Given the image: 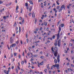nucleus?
Listing matches in <instances>:
<instances>
[{
	"mask_svg": "<svg viewBox=\"0 0 74 74\" xmlns=\"http://www.w3.org/2000/svg\"><path fill=\"white\" fill-rule=\"evenodd\" d=\"M19 32L21 31V28L20 27H19Z\"/></svg>",
	"mask_w": 74,
	"mask_h": 74,
	"instance_id": "30",
	"label": "nucleus"
},
{
	"mask_svg": "<svg viewBox=\"0 0 74 74\" xmlns=\"http://www.w3.org/2000/svg\"><path fill=\"white\" fill-rule=\"evenodd\" d=\"M44 64V63L43 62H41L40 63V65H43Z\"/></svg>",
	"mask_w": 74,
	"mask_h": 74,
	"instance_id": "29",
	"label": "nucleus"
},
{
	"mask_svg": "<svg viewBox=\"0 0 74 74\" xmlns=\"http://www.w3.org/2000/svg\"><path fill=\"white\" fill-rule=\"evenodd\" d=\"M68 13L69 14H70V10H68Z\"/></svg>",
	"mask_w": 74,
	"mask_h": 74,
	"instance_id": "49",
	"label": "nucleus"
},
{
	"mask_svg": "<svg viewBox=\"0 0 74 74\" xmlns=\"http://www.w3.org/2000/svg\"><path fill=\"white\" fill-rule=\"evenodd\" d=\"M17 67L18 69H19V70H21V69L20 68V67H19V66H17Z\"/></svg>",
	"mask_w": 74,
	"mask_h": 74,
	"instance_id": "33",
	"label": "nucleus"
},
{
	"mask_svg": "<svg viewBox=\"0 0 74 74\" xmlns=\"http://www.w3.org/2000/svg\"><path fill=\"white\" fill-rule=\"evenodd\" d=\"M29 3L30 4H33V2L32 1H29Z\"/></svg>",
	"mask_w": 74,
	"mask_h": 74,
	"instance_id": "19",
	"label": "nucleus"
},
{
	"mask_svg": "<svg viewBox=\"0 0 74 74\" xmlns=\"http://www.w3.org/2000/svg\"><path fill=\"white\" fill-rule=\"evenodd\" d=\"M44 24L45 26H47V22H44Z\"/></svg>",
	"mask_w": 74,
	"mask_h": 74,
	"instance_id": "20",
	"label": "nucleus"
},
{
	"mask_svg": "<svg viewBox=\"0 0 74 74\" xmlns=\"http://www.w3.org/2000/svg\"><path fill=\"white\" fill-rule=\"evenodd\" d=\"M60 23V21H58V24H57V26H58L59 25V23Z\"/></svg>",
	"mask_w": 74,
	"mask_h": 74,
	"instance_id": "31",
	"label": "nucleus"
},
{
	"mask_svg": "<svg viewBox=\"0 0 74 74\" xmlns=\"http://www.w3.org/2000/svg\"><path fill=\"white\" fill-rule=\"evenodd\" d=\"M53 10L54 11H56V9L55 8H54L53 9Z\"/></svg>",
	"mask_w": 74,
	"mask_h": 74,
	"instance_id": "53",
	"label": "nucleus"
},
{
	"mask_svg": "<svg viewBox=\"0 0 74 74\" xmlns=\"http://www.w3.org/2000/svg\"><path fill=\"white\" fill-rule=\"evenodd\" d=\"M64 25L63 24H62L61 25V27H64Z\"/></svg>",
	"mask_w": 74,
	"mask_h": 74,
	"instance_id": "18",
	"label": "nucleus"
},
{
	"mask_svg": "<svg viewBox=\"0 0 74 74\" xmlns=\"http://www.w3.org/2000/svg\"><path fill=\"white\" fill-rule=\"evenodd\" d=\"M63 8L64 10H66V7H65V6H64V5H63L62 6H61L60 8L58 10V12H61V11L63 10Z\"/></svg>",
	"mask_w": 74,
	"mask_h": 74,
	"instance_id": "2",
	"label": "nucleus"
},
{
	"mask_svg": "<svg viewBox=\"0 0 74 74\" xmlns=\"http://www.w3.org/2000/svg\"><path fill=\"white\" fill-rule=\"evenodd\" d=\"M36 31H38V28H37L36 29Z\"/></svg>",
	"mask_w": 74,
	"mask_h": 74,
	"instance_id": "52",
	"label": "nucleus"
},
{
	"mask_svg": "<svg viewBox=\"0 0 74 74\" xmlns=\"http://www.w3.org/2000/svg\"><path fill=\"white\" fill-rule=\"evenodd\" d=\"M54 53V55L56 57L58 56V51H54V52H53Z\"/></svg>",
	"mask_w": 74,
	"mask_h": 74,
	"instance_id": "4",
	"label": "nucleus"
},
{
	"mask_svg": "<svg viewBox=\"0 0 74 74\" xmlns=\"http://www.w3.org/2000/svg\"><path fill=\"white\" fill-rule=\"evenodd\" d=\"M68 71L70 72V71L71 69H68Z\"/></svg>",
	"mask_w": 74,
	"mask_h": 74,
	"instance_id": "38",
	"label": "nucleus"
},
{
	"mask_svg": "<svg viewBox=\"0 0 74 74\" xmlns=\"http://www.w3.org/2000/svg\"><path fill=\"white\" fill-rule=\"evenodd\" d=\"M25 23L24 21H22V22H21V24H22V25L23 24V23Z\"/></svg>",
	"mask_w": 74,
	"mask_h": 74,
	"instance_id": "23",
	"label": "nucleus"
},
{
	"mask_svg": "<svg viewBox=\"0 0 74 74\" xmlns=\"http://www.w3.org/2000/svg\"><path fill=\"white\" fill-rule=\"evenodd\" d=\"M14 56H16V53H14Z\"/></svg>",
	"mask_w": 74,
	"mask_h": 74,
	"instance_id": "37",
	"label": "nucleus"
},
{
	"mask_svg": "<svg viewBox=\"0 0 74 74\" xmlns=\"http://www.w3.org/2000/svg\"><path fill=\"white\" fill-rule=\"evenodd\" d=\"M40 58H41V59H43V58H44V57H43L42 56H41L40 57Z\"/></svg>",
	"mask_w": 74,
	"mask_h": 74,
	"instance_id": "48",
	"label": "nucleus"
},
{
	"mask_svg": "<svg viewBox=\"0 0 74 74\" xmlns=\"http://www.w3.org/2000/svg\"><path fill=\"white\" fill-rule=\"evenodd\" d=\"M18 6H17L16 7V13H17L18 12V11H17V10H18Z\"/></svg>",
	"mask_w": 74,
	"mask_h": 74,
	"instance_id": "10",
	"label": "nucleus"
},
{
	"mask_svg": "<svg viewBox=\"0 0 74 74\" xmlns=\"http://www.w3.org/2000/svg\"><path fill=\"white\" fill-rule=\"evenodd\" d=\"M57 40H56L55 43H54V45L55 46H57V43L58 47H60V43H61V40L59 39L60 38V35H59V32L57 34Z\"/></svg>",
	"mask_w": 74,
	"mask_h": 74,
	"instance_id": "1",
	"label": "nucleus"
},
{
	"mask_svg": "<svg viewBox=\"0 0 74 74\" xmlns=\"http://www.w3.org/2000/svg\"><path fill=\"white\" fill-rule=\"evenodd\" d=\"M31 64H34V62H32Z\"/></svg>",
	"mask_w": 74,
	"mask_h": 74,
	"instance_id": "58",
	"label": "nucleus"
},
{
	"mask_svg": "<svg viewBox=\"0 0 74 74\" xmlns=\"http://www.w3.org/2000/svg\"><path fill=\"white\" fill-rule=\"evenodd\" d=\"M39 22H42V20H40Z\"/></svg>",
	"mask_w": 74,
	"mask_h": 74,
	"instance_id": "57",
	"label": "nucleus"
},
{
	"mask_svg": "<svg viewBox=\"0 0 74 74\" xmlns=\"http://www.w3.org/2000/svg\"><path fill=\"white\" fill-rule=\"evenodd\" d=\"M12 47H15V45H16V44H12Z\"/></svg>",
	"mask_w": 74,
	"mask_h": 74,
	"instance_id": "14",
	"label": "nucleus"
},
{
	"mask_svg": "<svg viewBox=\"0 0 74 74\" xmlns=\"http://www.w3.org/2000/svg\"><path fill=\"white\" fill-rule=\"evenodd\" d=\"M38 56L37 55H34V57H37Z\"/></svg>",
	"mask_w": 74,
	"mask_h": 74,
	"instance_id": "46",
	"label": "nucleus"
},
{
	"mask_svg": "<svg viewBox=\"0 0 74 74\" xmlns=\"http://www.w3.org/2000/svg\"><path fill=\"white\" fill-rule=\"evenodd\" d=\"M71 67H74V65L73 64H71Z\"/></svg>",
	"mask_w": 74,
	"mask_h": 74,
	"instance_id": "51",
	"label": "nucleus"
},
{
	"mask_svg": "<svg viewBox=\"0 0 74 74\" xmlns=\"http://www.w3.org/2000/svg\"><path fill=\"white\" fill-rule=\"evenodd\" d=\"M52 38H53V39H55V35L53 36Z\"/></svg>",
	"mask_w": 74,
	"mask_h": 74,
	"instance_id": "24",
	"label": "nucleus"
},
{
	"mask_svg": "<svg viewBox=\"0 0 74 74\" xmlns=\"http://www.w3.org/2000/svg\"><path fill=\"white\" fill-rule=\"evenodd\" d=\"M32 8V6L29 7V11H30V12L31 11Z\"/></svg>",
	"mask_w": 74,
	"mask_h": 74,
	"instance_id": "12",
	"label": "nucleus"
},
{
	"mask_svg": "<svg viewBox=\"0 0 74 74\" xmlns=\"http://www.w3.org/2000/svg\"><path fill=\"white\" fill-rule=\"evenodd\" d=\"M37 22V19L36 18L35 21V23L36 24Z\"/></svg>",
	"mask_w": 74,
	"mask_h": 74,
	"instance_id": "26",
	"label": "nucleus"
},
{
	"mask_svg": "<svg viewBox=\"0 0 74 74\" xmlns=\"http://www.w3.org/2000/svg\"><path fill=\"white\" fill-rule=\"evenodd\" d=\"M70 46H72V44L70 43Z\"/></svg>",
	"mask_w": 74,
	"mask_h": 74,
	"instance_id": "64",
	"label": "nucleus"
},
{
	"mask_svg": "<svg viewBox=\"0 0 74 74\" xmlns=\"http://www.w3.org/2000/svg\"><path fill=\"white\" fill-rule=\"evenodd\" d=\"M19 20H21V19H22V17H20L19 18Z\"/></svg>",
	"mask_w": 74,
	"mask_h": 74,
	"instance_id": "45",
	"label": "nucleus"
},
{
	"mask_svg": "<svg viewBox=\"0 0 74 74\" xmlns=\"http://www.w3.org/2000/svg\"><path fill=\"white\" fill-rule=\"evenodd\" d=\"M21 55H19V56H18V58H19V59H20V58H21Z\"/></svg>",
	"mask_w": 74,
	"mask_h": 74,
	"instance_id": "54",
	"label": "nucleus"
},
{
	"mask_svg": "<svg viewBox=\"0 0 74 74\" xmlns=\"http://www.w3.org/2000/svg\"><path fill=\"white\" fill-rule=\"evenodd\" d=\"M40 53L41 54H42V53H43V52H42V51H41L40 52Z\"/></svg>",
	"mask_w": 74,
	"mask_h": 74,
	"instance_id": "56",
	"label": "nucleus"
},
{
	"mask_svg": "<svg viewBox=\"0 0 74 74\" xmlns=\"http://www.w3.org/2000/svg\"><path fill=\"white\" fill-rule=\"evenodd\" d=\"M32 15L33 18L35 17V14H34V12H33L32 13Z\"/></svg>",
	"mask_w": 74,
	"mask_h": 74,
	"instance_id": "9",
	"label": "nucleus"
},
{
	"mask_svg": "<svg viewBox=\"0 0 74 74\" xmlns=\"http://www.w3.org/2000/svg\"><path fill=\"white\" fill-rule=\"evenodd\" d=\"M24 63V61H22V62H21L22 64H23Z\"/></svg>",
	"mask_w": 74,
	"mask_h": 74,
	"instance_id": "34",
	"label": "nucleus"
},
{
	"mask_svg": "<svg viewBox=\"0 0 74 74\" xmlns=\"http://www.w3.org/2000/svg\"><path fill=\"white\" fill-rule=\"evenodd\" d=\"M24 62H25V63H27L26 60L25 59H24Z\"/></svg>",
	"mask_w": 74,
	"mask_h": 74,
	"instance_id": "42",
	"label": "nucleus"
},
{
	"mask_svg": "<svg viewBox=\"0 0 74 74\" xmlns=\"http://www.w3.org/2000/svg\"><path fill=\"white\" fill-rule=\"evenodd\" d=\"M37 31H34V33H37Z\"/></svg>",
	"mask_w": 74,
	"mask_h": 74,
	"instance_id": "62",
	"label": "nucleus"
},
{
	"mask_svg": "<svg viewBox=\"0 0 74 74\" xmlns=\"http://www.w3.org/2000/svg\"><path fill=\"white\" fill-rule=\"evenodd\" d=\"M73 53H74V51H73V50H71V53L73 54Z\"/></svg>",
	"mask_w": 74,
	"mask_h": 74,
	"instance_id": "28",
	"label": "nucleus"
},
{
	"mask_svg": "<svg viewBox=\"0 0 74 74\" xmlns=\"http://www.w3.org/2000/svg\"><path fill=\"white\" fill-rule=\"evenodd\" d=\"M25 6H26L27 7L28 6V3H25Z\"/></svg>",
	"mask_w": 74,
	"mask_h": 74,
	"instance_id": "16",
	"label": "nucleus"
},
{
	"mask_svg": "<svg viewBox=\"0 0 74 74\" xmlns=\"http://www.w3.org/2000/svg\"><path fill=\"white\" fill-rule=\"evenodd\" d=\"M40 30H42V27H41L40 29Z\"/></svg>",
	"mask_w": 74,
	"mask_h": 74,
	"instance_id": "60",
	"label": "nucleus"
},
{
	"mask_svg": "<svg viewBox=\"0 0 74 74\" xmlns=\"http://www.w3.org/2000/svg\"><path fill=\"white\" fill-rule=\"evenodd\" d=\"M9 72H10V70L9 69L7 71H6V70H4V73L6 74H9Z\"/></svg>",
	"mask_w": 74,
	"mask_h": 74,
	"instance_id": "5",
	"label": "nucleus"
},
{
	"mask_svg": "<svg viewBox=\"0 0 74 74\" xmlns=\"http://www.w3.org/2000/svg\"><path fill=\"white\" fill-rule=\"evenodd\" d=\"M23 11V10H22V9H21V13H22V11Z\"/></svg>",
	"mask_w": 74,
	"mask_h": 74,
	"instance_id": "44",
	"label": "nucleus"
},
{
	"mask_svg": "<svg viewBox=\"0 0 74 74\" xmlns=\"http://www.w3.org/2000/svg\"><path fill=\"white\" fill-rule=\"evenodd\" d=\"M69 63L68 62L67 64V65L69 66Z\"/></svg>",
	"mask_w": 74,
	"mask_h": 74,
	"instance_id": "61",
	"label": "nucleus"
},
{
	"mask_svg": "<svg viewBox=\"0 0 74 74\" xmlns=\"http://www.w3.org/2000/svg\"><path fill=\"white\" fill-rule=\"evenodd\" d=\"M59 32L58 33H59V34H60V32L61 31V28L60 27H59Z\"/></svg>",
	"mask_w": 74,
	"mask_h": 74,
	"instance_id": "13",
	"label": "nucleus"
},
{
	"mask_svg": "<svg viewBox=\"0 0 74 74\" xmlns=\"http://www.w3.org/2000/svg\"><path fill=\"white\" fill-rule=\"evenodd\" d=\"M3 19L4 21H5V20H6V17H5V16L3 17Z\"/></svg>",
	"mask_w": 74,
	"mask_h": 74,
	"instance_id": "27",
	"label": "nucleus"
},
{
	"mask_svg": "<svg viewBox=\"0 0 74 74\" xmlns=\"http://www.w3.org/2000/svg\"><path fill=\"white\" fill-rule=\"evenodd\" d=\"M65 73H67V70H66L65 71Z\"/></svg>",
	"mask_w": 74,
	"mask_h": 74,
	"instance_id": "55",
	"label": "nucleus"
},
{
	"mask_svg": "<svg viewBox=\"0 0 74 74\" xmlns=\"http://www.w3.org/2000/svg\"><path fill=\"white\" fill-rule=\"evenodd\" d=\"M14 66H12V69H14Z\"/></svg>",
	"mask_w": 74,
	"mask_h": 74,
	"instance_id": "59",
	"label": "nucleus"
},
{
	"mask_svg": "<svg viewBox=\"0 0 74 74\" xmlns=\"http://www.w3.org/2000/svg\"><path fill=\"white\" fill-rule=\"evenodd\" d=\"M34 60V59H33V58H31V59L30 61H31V62H32V61H33Z\"/></svg>",
	"mask_w": 74,
	"mask_h": 74,
	"instance_id": "32",
	"label": "nucleus"
},
{
	"mask_svg": "<svg viewBox=\"0 0 74 74\" xmlns=\"http://www.w3.org/2000/svg\"><path fill=\"white\" fill-rule=\"evenodd\" d=\"M60 8V7L59 6H58L57 7V9L58 10Z\"/></svg>",
	"mask_w": 74,
	"mask_h": 74,
	"instance_id": "22",
	"label": "nucleus"
},
{
	"mask_svg": "<svg viewBox=\"0 0 74 74\" xmlns=\"http://www.w3.org/2000/svg\"><path fill=\"white\" fill-rule=\"evenodd\" d=\"M16 26V23H15L14 24V26Z\"/></svg>",
	"mask_w": 74,
	"mask_h": 74,
	"instance_id": "39",
	"label": "nucleus"
},
{
	"mask_svg": "<svg viewBox=\"0 0 74 74\" xmlns=\"http://www.w3.org/2000/svg\"><path fill=\"white\" fill-rule=\"evenodd\" d=\"M16 73H18V70L17 69H16Z\"/></svg>",
	"mask_w": 74,
	"mask_h": 74,
	"instance_id": "25",
	"label": "nucleus"
},
{
	"mask_svg": "<svg viewBox=\"0 0 74 74\" xmlns=\"http://www.w3.org/2000/svg\"><path fill=\"white\" fill-rule=\"evenodd\" d=\"M46 30H47V31L49 30V28H47Z\"/></svg>",
	"mask_w": 74,
	"mask_h": 74,
	"instance_id": "50",
	"label": "nucleus"
},
{
	"mask_svg": "<svg viewBox=\"0 0 74 74\" xmlns=\"http://www.w3.org/2000/svg\"><path fill=\"white\" fill-rule=\"evenodd\" d=\"M47 69H45L44 70V71H45V73H47Z\"/></svg>",
	"mask_w": 74,
	"mask_h": 74,
	"instance_id": "43",
	"label": "nucleus"
},
{
	"mask_svg": "<svg viewBox=\"0 0 74 74\" xmlns=\"http://www.w3.org/2000/svg\"><path fill=\"white\" fill-rule=\"evenodd\" d=\"M53 67H57V69H59V64H55V65H53Z\"/></svg>",
	"mask_w": 74,
	"mask_h": 74,
	"instance_id": "3",
	"label": "nucleus"
},
{
	"mask_svg": "<svg viewBox=\"0 0 74 74\" xmlns=\"http://www.w3.org/2000/svg\"><path fill=\"white\" fill-rule=\"evenodd\" d=\"M54 62L55 63H56V64H57V60L56 59H55L54 60Z\"/></svg>",
	"mask_w": 74,
	"mask_h": 74,
	"instance_id": "15",
	"label": "nucleus"
},
{
	"mask_svg": "<svg viewBox=\"0 0 74 74\" xmlns=\"http://www.w3.org/2000/svg\"><path fill=\"white\" fill-rule=\"evenodd\" d=\"M67 8H68V9H69V8H70V6H67Z\"/></svg>",
	"mask_w": 74,
	"mask_h": 74,
	"instance_id": "47",
	"label": "nucleus"
},
{
	"mask_svg": "<svg viewBox=\"0 0 74 74\" xmlns=\"http://www.w3.org/2000/svg\"><path fill=\"white\" fill-rule=\"evenodd\" d=\"M47 66V69H48V70H49L50 68L49 67V64H48Z\"/></svg>",
	"mask_w": 74,
	"mask_h": 74,
	"instance_id": "21",
	"label": "nucleus"
},
{
	"mask_svg": "<svg viewBox=\"0 0 74 74\" xmlns=\"http://www.w3.org/2000/svg\"><path fill=\"white\" fill-rule=\"evenodd\" d=\"M57 1H56V3L58 5H59V3L58 2V1H59V0H57Z\"/></svg>",
	"mask_w": 74,
	"mask_h": 74,
	"instance_id": "17",
	"label": "nucleus"
},
{
	"mask_svg": "<svg viewBox=\"0 0 74 74\" xmlns=\"http://www.w3.org/2000/svg\"><path fill=\"white\" fill-rule=\"evenodd\" d=\"M2 3H3V1H0V4H1Z\"/></svg>",
	"mask_w": 74,
	"mask_h": 74,
	"instance_id": "35",
	"label": "nucleus"
},
{
	"mask_svg": "<svg viewBox=\"0 0 74 74\" xmlns=\"http://www.w3.org/2000/svg\"><path fill=\"white\" fill-rule=\"evenodd\" d=\"M13 62H14V60H15V58H13Z\"/></svg>",
	"mask_w": 74,
	"mask_h": 74,
	"instance_id": "63",
	"label": "nucleus"
},
{
	"mask_svg": "<svg viewBox=\"0 0 74 74\" xmlns=\"http://www.w3.org/2000/svg\"><path fill=\"white\" fill-rule=\"evenodd\" d=\"M51 49L52 51L53 52H53H55V51L53 50V47H51Z\"/></svg>",
	"mask_w": 74,
	"mask_h": 74,
	"instance_id": "11",
	"label": "nucleus"
},
{
	"mask_svg": "<svg viewBox=\"0 0 74 74\" xmlns=\"http://www.w3.org/2000/svg\"><path fill=\"white\" fill-rule=\"evenodd\" d=\"M11 4H12V3H10L9 4L8 3V5H11Z\"/></svg>",
	"mask_w": 74,
	"mask_h": 74,
	"instance_id": "41",
	"label": "nucleus"
},
{
	"mask_svg": "<svg viewBox=\"0 0 74 74\" xmlns=\"http://www.w3.org/2000/svg\"><path fill=\"white\" fill-rule=\"evenodd\" d=\"M12 37H11L10 38V43H11V44H12V43H13V42H14V40H13V39H12Z\"/></svg>",
	"mask_w": 74,
	"mask_h": 74,
	"instance_id": "6",
	"label": "nucleus"
},
{
	"mask_svg": "<svg viewBox=\"0 0 74 74\" xmlns=\"http://www.w3.org/2000/svg\"><path fill=\"white\" fill-rule=\"evenodd\" d=\"M26 41L27 43H28L29 42V39H27L26 40Z\"/></svg>",
	"mask_w": 74,
	"mask_h": 74,
	"instance_id": "36",
	"label": "nucleus"
},
{
	"mask_svg": "<svg viewBox=\"0 0 74 74\" xmlns=\"http://www.w3.org/2000/svg\"><path fill=\"white\" fill-rule=\"evenodd\" d=\"M57 60L58 61V62L59 63L60 62V60L59 59V56H58L57 57Z\"/></svg>",
	"mask_w": 74,
	"mask_h": 74,
	"instance_id": "7",
	"label": "nucleus"
},
{
	"mask_svg": "<svg viewBox=\"0 0 74 74\" xmlns=\"http://www.w3.org/2000/svg\"><path fill=\"white\" fill-rule=\"evenodd\" d=\"M29 16H31V15H32V13H29Z\"/></svg>",
	"mask_w": 74,
	"mask_h": 74,
	"instance_id": "40",
	"label": "nucleus"
},
{
	"mask_svg": "<svg viewBox=\"0 0 74 74\" xmlns=\"http://www.w3.org/2000/svg\"><path fill=\"white\" fill-rule=\"evenodd\" d=\"M54 50H55V51H58V49L56 47H55L54 48Z\"/></svg>",
	"mask_w": 74,
	"mask_h": 74,
	"instance_id": "8",
	"label": "nucleus"
}]
</instances>
